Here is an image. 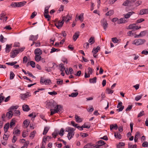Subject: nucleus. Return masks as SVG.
Segmentation results:
<instances>
[{"label": "nucleus", "instance_id": "473e14b6", "mask_svg": "<svg viewBox=\"0 0 148 148\" xmlns=\"http://www.w3.org/2000/svg\"><path fill=\"white\" fill-rule=\"evenodd\" d=\"M78 94V93L77 92H73L71 95H69V97H76Z\"/></svg>", "mask_w": 148, "mask_h": 148}, {"label": "nucleus", "instance_id": "603ef678", "mask_svg": "<svg viewBox=\"0 0 148 148\" xmlns=\"http://www.w3.org/2000/svg\"><path fill=\"white\" fill-rule=\"evenodd\" d=\"M145 21V19L143 18H140L136 21V23H140Z\"/></svg>", "mask_w": 148, "mask_h": 148}, {"label": "nucleus", "instance_id": "a18cd8bd", "mask_svg": "<svg viewBox=\"0 0 148 148\" xmlns=\"http://www.w3.org/2000/svg\"><path fill=\"white\" fill-rule=\"evenodd\" d=\"M23 123L26 126V127H27L29 125V122L27 120H25L24 121Z\"/></svg>", "mask_w": 148, "mask_h": 148}, {"label": "nucleus", "instance_id": "3c124183", "mask_svg": "<svg viewBox=\"0 0 148 148\" xmlns=\"http://www.w3.org/2000/svg\"><path fill=\"white\" fill-rule=\"evenodd\" d=\"M106 91L108 94H112L113 92L114 91L112 90L109 88H107L106 89Z\"/></svg>", "mask_w": 148, "mask_h": 148}, {"label": "nucleus", "instance_id": "aec40b11", "mask_svg": "<svg viewBox=\"0 0 148 148\" xmlns=\"http://www.w3.org/2000/svg\"><path fill=\"white\" fill-rule=\"evenodd\" d=\"M74 134L75 132H69L67 136L68 139L69 140H70L73 137V136L74 135Z\"/></svg>", "mask_w": 148, "mask_h": 148}, {"label": "nucleus", "instance_id": "2eb2a0df", "mask_svg": "<svg viewBox=\"0 0 148 148\" xmlns=\"http://www.w3.org/2000/svg\"><path fill=\"white\" fill-rule=\"evenodd\" d=\"M125 18H121L118 21L117 23L118 24H121V23H127L128 22V21L125 19Z\"/></svg>", "mask_w": 148, "mask_h": 148}, {"label": "nucleus", "instance_id": "cd10ccee", "mask_svg": "<svg viewBox=\"0 0 148 148\" xmlns=\"http://www.w3.org/2000/svg\"><path fill=\"white\" fill-rule=\"evenodd\" d=\"M114 13V11L112 10H111L107 12L106 14V15L107 16H110L112 15Z\"/></svg>", "mask_w": 148, "mask_h": 148}, {"label": "nucleus", "instance_id": "4d7b16f0", "mask_svg": "<svg viewBox=\"0 0 148 148\" xmlns=\"http://www.w3.org/2000/svg\"><path fill=\"white\" fill-rule=\"evenodd\" d=\"M142 3L141 1H138L136 2L135 4L136 6H138L141 5Z\"/></svg>", "mask_w": 148, "mask_h": 148}, {"label": "nucleus", "instance_id": "c756f323", "mask_svg": "<svg viewBox=\"0 0 148 148\" xmlns=\"http://www.w3.org/2000/svg\"><path fill=\"white\" fill-rule=\"evenodd\" d=\"M51 111V115H53L56 113H58V112L56 109H50Z\"/></svg>", "mask_w": 148, "mask_h": 148}, {"label": "nucleus", "instance_id": "2f4dec72", "mask_svg": "<svg viewBox=\"0 0 148 148\" xmlns=\"http://www.w3.org/2000/svg\"><path fill=\"white\" fill-rule=\"evenodd\" d=\"M125 144L123 142H120L119 143V144L117 145V148H122V147L125 145Z\"/></svg>", "mask_w": 148, "mask_h": 148}, {"label": "nucleus", "instance_id": "ddd939ff", "mask_svg": "<svg viewBox=\"0 0 148 148\" xmlns=\"http://www.w3.org/2000/svg\"><path fill=\"white\" fill-rule=\"evenodd\" d=\"M134 13V12L133 11L129 12L127 14H123V16L125 18L127 19L129 18Z\"/></svg>", "mask_w": 148, "mask_h": 148}, {"label": "nucleus", "instance_id": "f3484780", "mask_svg": "<svg viewBox=\"0 0 148 148\" xmlns=\"http://www.w3.org/2000/svg\"><path fill=\"white\" fill-rule=\"evenodd\" d=\"M22 108L24 111L28 112L30 110V108L27 105H24L23 106Z\"/></svg>", "mask_w": 148, "mask_h": 148}, {"label": "nucleus", "instance_id": "7ed1b4c3", "mask_svg": "<svg viewBox=\"0 0 148 148\" xmlns=\"http://www.w3.org/2000/svg\"><path fill=\"white\" fill-rule=\"evenodd\" d=\"M145 42V40L144 39H138L135 40L134 41V44L136 45H138L143 44Z\"/></svg>", "mask_w": 148, "mask_h": 148}, {"label": "nucleus", "instance_id": "c85d7f7f", "mask_svg": "<svg viewBox=\"0 0 148 148\" xmlns=\"http://www.w3.org/2000/svg\"><path fill=\"white\" fill-rule=\"evenodd\" d=\"M97 77H94L93 78L90 79L89 82L90 83H95L97 81Z\"/></svg>", "mask_w": 148, "mask_h": 148}, {"label": "nucleus", "instance_id": "6e6552de", "mask_svg": "<svg viewBox=\"0 0 148 148\" xmlns=\"http://www.w3.org/2000/svg\"><path fill=\"white\" fill-rule=\"evenodd\" d=\"M20 49H15L12 52L10 53V56L12 58H14L19 53Z\"/></svg>", "mask_w": 148, "mask_h": 148}, {"label": "nucleus", "instance_id": "a19ab883", "mask_svg": "<svg viewBox=\"0 0 148 148\" xmlns=\"http://www.w3.org/2000/svg\"><path fill=\"white\" fill-rule=\"evenodd\" d=\"M50 7V5L46 6L45 8L44 12L45 14H48L49 13V9Z\"/></svg>", "mask_w": 148, "mask_h": 148}, {"label": "nucleus", "instance_id": "774afa93", "mask_svg": "<svg viewBox=\"0 0 148 148\" xmlns=\"http://www.w3.org/2000/svg\"><path fill=\"white\" fill-rule=\"evenodd\" d=\"M124 108V106H121V107L119 108L116 110V111L118 112H120L122 111V110H123Z\"/></svg>", "mask_w": 148, "mask_h": 148}, {"label": "nucleus", "instance_id": "f704fd0d", "mask_svg": "<svg viewBox=\"0 0 148 148\" xmlns=\"http://www.w3.org/2000/svg\"><path fill=\"white\" fill-rule=\"evenodd\" d=\"M95 42V41L94 37H91L88 40V42L90 43L91 45L94 43Z\"/></svg>", "mask_w": 148, "mask_h": 148}, {"label": "nucleus", "instance_id": "4be33fe9", "mask_svg": "<svg viewBox=\"0 0 148 148\" xmlns=\"http://www.w3.org/2000/svg\"><path fill=\"white\" fill-rule=\"evenodd\" d=\"M26 3V2L25 1L17 3V7H21L24 6Z\"/></svg>", "mask_w": 148, "mask_h": 148}, {"label": "nucleus", "instance_id": "412c9836", "mask_svg": "<svg viewBox=\"0 0 148 148\" xmlns=\"http://www.w3.org/2000/svg\"><path fill=\"white\" fill-rule=\"evenodd\" d=\"M148 8L146 9H143L140 11V14L143 15L145 14H147Z\"/></svg>", "mask_w": 148, "mask_h": 148}, {"label": "nucleus", "instance_id": "20e7f679", "mask_svg": "<svg viewBox=\"0 0 148 148\" xmlns=\"http://www.w3.org/2000/svg\"><path fill=\"white\" fill-rule=\"evenodd\" d=\"M31 95V93L29 92H27L25 94H21L20 97L22 100H24L25 99L30 97Z\"/></svg>", "mask_w": 148, "mask_h": 148}, {"label": "nucleus", "instance_id": "13d9d810", "mask_svg": "<svg viewBox=\"0 0 148 148\" xmlns=\"http://www.w3.org/2000/svg\"><path fill=\"white\" fill-rule=\"evenodd\" d=\"M132 105H128L127 107L125 110L126 111H130L132 108Z\"/></svg>", "mask_w": 148, "mask_h": 148}, {"label": "nucleus", "instance_id": "1a4fd4ad", "mask_svg": "<svg viewBox=\"0 0 148 148\" xmlns=\"http://www.w3.org/2000/svg\"><path fill=\"white\" fill-rule=\"evenodd\" d=\"M83 148H99V146H96L92 143H88L85 145Z\"/></svg>", "mask_w": 148, "mask_h": 148}, {"label": "nucleus", "instance_id": "b1692460", "mask_svg": "<svg viewBox=\"0 0 148 148\" xmlns=\"http://www.w3.org/2000/svg\"><path fill=\"white\" fill-rule=\"evenodd\" d=\"M75 118L76 119V121L77 123H81L82 121V119L77 115H75Z\"/></svg>", "mask_w": 148, "mask_h": 148}, {"label": "nucleus", "instance_id": "a878e982", "mask_svg": "<svg viewBox=\"0 0 148 148\" xmlns=\"http://www.w3.org/2000/svg\"><path fill=\"white\" fill-rule=\"evenodd\" d=\"M114 135L115 138H116L120 139L121 138V136L118 132H114Z\"/></svg>", "mask_w": 148, "mask_h": 148}, {"label": "nucleus", "instance_id": "864d4df0", "mask_svg": "<svg viewBox=\"0 0 148 148\" xmlns=\"http://www.w3.org/2000/svg\"><path fill=\"white\" fill-rule=\"evenodd\" d=\"M15 112L14 114L15 116L20 115V112L19 110H15Z\"/></svg>", "mask_w": 148, "mask_h": 148}, {"label": "nucleus", "instance_id": "49530a36", "mask_svg": "<svg viewBox=\"0 0 148 148\" xmlns=\"http://www.w3.org/2000/svg\"><path fill=\"white\" fill-rule=\"evenodd\" d=\"M14 74L12 71H11L10 74V79H13L14 76Z\"/></svg>", "mask_w": 148, "mask_h": 148}, {"label": "nucleus", "instance_id": "bb28decb", "mask_svg": "<svg viewBox=\"0 0 148 148\" xmlns=\"http://www.w3.org/2000/svg\"><path fill=\"white\" fill-rule=\"evenodd\" d=\"M110 129L112 130L113 129H114L115 130H117L118 128V126L116 124L114 125L112 124L110 125Z\"/></svg>", "mask_w": 148, "mask_h": 148}, {"label": "nucleus", "instance_id": "680f3d73", "mask_svg": "<svg viewBox=\"0 0 148 148\" xmlns=\"http://www.w3.org/2000/svg\"><path fill=\"white\" fill-rule=\"evenodd\" d=\"M36 14L37 13L36 12H33L31 16V18L32 19L34 18V17L36 15Z\"/></svg>", "mask_w": 148, "mask_h": 148}, {"label": "nucleus", "instance_id": "c9c22d12", "mask_svg": "<svg viewBox=\"0 0 148 148\" xmlns=\"http://www.w3.org/2000/svg\"><path fill=\"white\" fill-rule=\"evenodd\" d=\"M64 130L63 128H62L60 129V131L58 134H59L61 136H62L64 134Z\"/></svg>", "mask_w": 148, "mask_h": 148}, {"label": "nucleus", "instance_id": "bf43d9fd", "mask_svg": "<svg viewBox=\"0 0 148 148\" xmlns=\"http://www.w3.org/2000/svg\"><path fill=\"white\" fill-rule=\"evenodd\" d=\"M142 146L143 147H148V143L147 142L145 141L142 144Z\"/></svg>", "mask_w": 148, "mask_h": 148}, {"label": "nucleus", "instance_id": "4468645a", "mask_svg": "<svg viewBox=\"0 0 148 148\" xmlns=\"http://www.w3.org/2000/svg\"><path fill=\"white\" fill-rule=\"evenodd\" d=\"M12 47V44H7L5 48V51L7 53H9Z\"/></svg>", "mask_w": 148, "mask_h": 148}, {"label": "nucleus", "instance_id": "6ab92c4d", "mask_svg": "<svg viewBox=\"0 0 148 148\" xmlns=\"http://www.w3.org/2000/svg\"><path fill=\"white\" fill-rule=\"evenodd\" d=\"M100 48V47L99 46H98L96 48L94 47L92 49V53L93 54H96L98 52Z\"/></svg>", "mask_w": 148, "mask_h": 148}, {"label": "nucleus", "instance_id": "5701e85b", "mask_svg": "<svg viewBox=\"0 0 148 148\" xmlns=\"http://www.w3.org/2000/svg\"><path fill=\"white\" fill-rule=\"evenodd\" d=\"M79 32H76L73 36V39L74 41H76L77 39L78 38L79 36Z\"/></svg>", "mask_w": 148, "mask_h": 148}, {"label": "nucleus", "instance_id": "f8f14e48", "mask_svg": "<svg viewBox=\"0 0 148 148\" xmlns=\"http://www.w3.org/2000/svg\"><path fill=\"white\" fill-rule=\"evenodd\" d=\"M42 51L40 48H37L34 51V53L35 55L36 54L40 56L42 54Z\"/></svg>", "mask_w": 148, "mask_h": 148}, {"label": "nucleus", "instance_id": "69168bd1", "mask_svg": "<svg viewBox=\"0 0 148 148\" xmlns=\"http://www.w3.org/2000/svg\"><path fill=\"white\" fill-rule=\"evenodd\" d=\"M27 74L28 75L32 77L33 78L35 79L36 78V77L34 76L32 74V73L29 72V71L27 72Z\"/></svg>", "mask_w": 148, "mask_h": 148}, {"label": "nucleus", "instance_id": "423d86ee", "mask_svg": "<svg viewBox=\"0 0 148 148\" xmlns=\"http://www.w3.org/2000/svg\"><path fill=\"white\" fill-rule=\"evenodd\" d=\"M141 27L140 26L138 27V26H136V23H133L130 25L127 29H132L133 30H136L140 28Z\"/></svg>", "mask_w": 148, "mask_h": 148}, {"label": "nucleus", "instance_id": "79ce46f5", "mask_svg": "<svg viewBox=\"0 0 148 148\" xmlns=\"http://www.w3.org/2000/svg\"><path fill=\"white\" fill-rule=\"evenodd\" d=\"M36 133V131H34L32 132L31 133L29 136L30 137L32 138V139H33L35 136Z\"/></svg>", "mask_w": 148, "mask_h": 148}, {"label": "nucleus", "instance_id": "9b49d317", "mask_svg": "<svg viewBox=\"0 0 148 148\" xmlns=\"http://www.w3.org/2000/svg\"><path fill=\"white\" fill-rule=\"evenodd\" d=\"M53 66L51 67L47 68L46 67L45 68V70L48 72H51V68L54 70L56 67H57L58 66L55 63H53Z\"/></svg>", "mask_w": 148, "mask_h": 148}, {"label": "nucleus", "instance_id": "de8ad7c7", "mask_svg": "<svg viewBox=\"0 0 148 148\" xmlns=\"http://www.w3.org/2000/svg\"><path fill=\"white\" fill-rule=\"evenodd\" d=\"M147 33V31L146 30L141 32L140 33L141 37L145 36Z\"/></svg>", "mask_w": 148, "mask_h": 148}, {"label": "nucleus", "instance_id": "c03bdc74", "mask_svg": "<svg viewBox=\"0 0 148 148\" xmlns=\"http://www.w3.org/2000/svg\"><path fill=\"white\" fill-rule=\"evenodd\" d=\"M5 15V13L4 12H2L0 14V20H2L3 18H4Z\"/></svg>", "mask_w": 148, "mask_h": 148}, {"label": "nucleus", "instance_id": "5fc2aeb1", "mask_svg": "<svg viewBox=\"0 0 148 148\" xmlns=\"http://www.w3.org/2000/svg\"><path fill=\"white\" fill-rule=\"evenodd\" d=\"M48 94L51 95H56L57 94V93L55 91H53L52 92H48Z\"/></svg>", "mask_w": 148, "mask_h": 148}, {"label": "nucleus", "instance_id": "ea45409f", "mask_svg": "<svg viewBox=\"0 0 148 148\" xmlns=\"http://www.w3.org/2000/svg\"><path fill=\"white\" fill-rule=\"evenodd\" d=\"M143 96V95H138L137 96L135 97V100L136 101H138L140 99L142 98Z\"/></svg>", "mask_w": 148, "mask_h": 148}, {"label": "nucleus", "instance_id": "dca6fc26", "mask_svg": "<svg viewBox=\"0 0 148 148\" xmlns=\"http://www.w3.org/2000/svg\"><path fill=\"white\" fill-rule=\"evenodd\" d=\"M38 35L36 36L31 35L29 38V40H32L33 41H35L38 38Z\"/></svg>", "mask_w": 148, "mask_h": 148}, {"label": "nucleus", "instance_id": "f257e3e1", "mask_svg": "<svg viewBox=\"0 0 148 148\" xmlns=\"http://www.w3.org/2000/svg\"><path fill=\"white\" fill-rule=\"evenodd\" d=\"M18 107V106H12L9 108V110H10L8 112H7L6 114L7 117L9 119H11L13 114L12 113V111L14 109H16Z\"/></svg>", "mask_w": 148, "mask_h": 148}, {"label": "nucleus", "instance_id": "e2e57ef3", "mask_svg": "<svg viewBox=\"0 0 148 148\" xmlns=\"http://www.w3.org/2000/svg\"><path fill=\"white\" fill-rule=\"evenodd\" d=\"M13 119H12V121L10 122V127H12L13 126L15 125V123L13 121Z\"/></svg>", "mask_w": 148, "mask_h": 148}, {"label": "nucleus", "instance_id": "4c0bfd02", "mask_svg": "<svg viewBox=\"0 0 148 148\" xmlns=\"http://www.w3.org/2000/svg\"><path fill=\"white\" fill-rule=\"evenodd\" d=\"M111 39L112 41L114 43H118L119 41L116 37L112 38Z\"/></svg>", "mask_w": 148, "mask_h": 148}, {"label": "nucleus", "instance_id": "39448f33", "mask_svg": "<svg viewBox=\"0 0 148 148\" xmlns=\"http://www.w3.org/2000/svg\"><path fill=\"white\" fill-rule=\"evenodd\" d=\"M137 0H126L124 1L123 5L125 6H133V4Z\"/></svg>", "mask_w": 148, "mask_h": 148}, {"label": "nucleus", "instance_id": "338daca9", "mask_svg": "<svg viewBox=\"0 0 148 148\" xmlns=\"http://www.w3.org/2000/svg\"><path fill=\"white\" fill-rule=\"evenodd\" d=\"M51 82V81L49 79H47L44 81V83L45 84H49Z\"/></svg>", "mask_w": 148, "mask_h": 148}, {"label": "nucleus", "instance_id": "8fccbe9b", "mask_svg": "<svg viewBox=\"0 0 148 148\" xmlns=\"http://www.w3.org/2000/svg\"><path fill=\"white\" fill-rule=\"evenodd\" d=\"M29 141H27L25 143L24 145L21 147V148H27L29 144Z\"/></svg>", "mask_w": 148, "mask_h": 148}, {"label": "nucleus", "instance_id": "f03ea898", "mask_svg": "<svg viewBox=\"0 0 148 148\" xmlns=\"http://www.w3.org/2000/svg\"><path fill=\"white\" fill-rule=\"evenodd\" d=\"M47 105L49 108L53 109L55 108L56 105V103L53 100H51L48 102H47Z\"/></svg>", "mask_w": 148, "mask_h": 148}, {"label": "nucleus", "instance_id": "e433bc0d", "mask_svg": "<svg viewBox=\"0 0 148 148\" xmlns=\"http://www.w3.org/2000/svg\"><path fill=\"white\" fill-rule=\"evenodd\" d=\"M105 144L104 142L102 140H100L98 142V144L99 145H97V146H99V147L100 146L104 145Z\"/></svg>", "mask_w": 148, "mask_h": 148}, {"label": "nucleus", "instance_id": "0e129e2a", "mask_svg": "<svg viewBox=\"0 0 148 148\" xmlns=\"http://www.w3.org/2000/svg\"><path fill=\"white\" fill-rule=\"evenodd\" d=\"M44 16L46 18L48 19V21H49L50 20L51 18L50 16L47 14H44Z\"/></svg>", "mask_w": 148, "mask_h": 148}, {"label": "nucleus", "instance_id": "09e8293b", "mask_svg": "<svg viewBox=\"0 0 148 148\" xmlns=\"http://www.w3.org/2000/svg\"><path fill=\"white\" fill-rule=\"evenodd\" d=\"M144 112L143 111H141L138 114L137 117L138 118L141 117L144 115Z\"/></svg>", "mask_w": 148, "mask_h": 148}, {"label": "nucleus", "instance_id": "052dcab7", "mask_svg": "<svg viewBox=\"0 0 148 148\" xmlns=\"http://www.w3.org/2000/svg\"><path fill=\"white\" fill-rule=\"evenodd\" d=\"M134 34V33L132 32V31H129L127 33V34L128 36H132Z\"/></svg>", "mask_w": 148, "mask_h": 148}, {"label": "nucleus", "instance_id": "0eeeda50", "mask_svg": "<svg viewBox=\"0 0 148 148\" xmlns=\"http://www.w3.org/2000/svg\"><path fill=\"white\" fill-rule=\"evenodd\" d=\"M101 23L102 26L103 27L104 29L106 31L108 25L107 20L105 18H103L101 20Z\"/></svg>", "mask_w": 148, "mask_h": 148}, {"label": "nucleus", "instance_id": "7c9ffc66", "mask_svg": "<svg viewBox=\"0 0 148 148\" xmlns=\"http://www.w3.org/2000/svg\"><path fill=\"white\" fill-rule=\"evenodd\" d=\"M59 66L60 67V71L62 72H63L64 70H65V68L64 67V64H60L59 65Z\"/></svg>", "mask_w": 148, "mask_h": 148}, {"label": "nucleus", "instance_id": "72a5a7b5", "mask_svg": "<svg viewBox=\"0 0 148 148\" xmlns=\"http://www.w3.org/2000/svg\"><path fill=\"white\" fill-rule=\"evenodd\" d=\"M9 127V123H7L5 125L4 128V131L6 132H7Z\"/></svg>", "mask_w": 148, "mask_h": 148}, {"label": "nucleus", "instance_id": "58836bf2", "mask_svg": "<svg viewBox=\"0 0 148 148\" xmlns=\"http://www.w3.org/2000/svg\"><path fill=\"white\" fill-rule=\"evenodd\" d=\"M49 130V128L47 127H45L44 128V129L43 132L42 134L45 135L46 134Z\"/></svg>", "mask_w": 148, "mask_h": 148}, {"label": "nucleus", "instance_id": "9d476101", "mask_svg": "<svg viewBox=\"0 0 148 148\" xmlns=\"http://www.w3.org/2000/svg\"><path fill=\"white\" fill-rule=\"evenodd\" d=\"M54 109H56L58 112H62L63 111V107L61 106L57 105V104Z\"/></svg>", "mask_w": 148, "mask_h": 148}, {"label": "nucleus", "instance_id": "37998d69", "mask_svg": "<svg viewBox=\"0 0 148 148\" xmlns=\"http://www.w3.org/2000/svg\"><path fill=\"white\" fill-rule=\"evenodd\" d=\"M57 84L58 85H62L63 84V81L61 80L60 79H57Z\"/></svg>", "mask_w": 148, "mask_h": 148}, {"label": "nucleus", "instance_id": "a211bd4d", "mask_svg": "<svg viewBox=\"0 0 148 148\" xmlns=\"http://www.w3.org/2000/svg\"><path fill=\"white\" fill-rule=\"evenodd\" d=\"M63 24L60 21H59L58 23H55V25L58 29L60 28L62 26Z\"/></svg>", "mask_w": 148, "mask_h": 148}, {"label": "nucleus", "instance_id": "393cba45", "mask_svg": "<svg viewBox=\"0 0 148 148\" xmlns=\"http://www.w3.org/2000/svg\"><path fill=\"white\" fill-rule=\"evenodd\" d=\"M35 58L36 61L37 62H38L41 60L42 57L40 55L36 54Z\"/></svg>", "mask_w": 148, "mask_h": 148}, {"label": "nucleus", "instance_id": "6e6d98bb", "mask_svg": "<svg viewBox=\"0 0 148 148\" xmlns=\"http://www.w3.org/2000/svg\"><path fill=\"white\" fill-rule=\"evenodd\" d=\"M30 65L32 67V68H34L35 67V63L33 61H31L30 62Z\"/></svg>", "mask_w": 148, "mask_h": 148}]
</instances>
